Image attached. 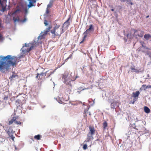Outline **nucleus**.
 <instances>
[{"instance_id": "obj_1", "label": "nucleus", "mask_w": 151, "mask_h": 151, "mask_svg": "<svg viewBox=\"0 0 151 151\" xmlns=\"http://www.w3.org/2000/svg\"><path fill=\"white\" fill-rule=\"evenodd\" d=\"M1 60L2 61L0 62V71L4 73L8 71L10 69V66L14 67L16 66L19 62L17 57H12L10 55L2 57Z\"/></svg>"}, {"instance_id": "obj_2", "label": "nucleus", "mask_w": 151, "mask_h": 151, "mask_svg": "<svg viewBox=\"0 0 151 151\" xmlns=\"http://www.w3.org/2000/svg\"><path fill=\"white\" fill-rule=\"evenodd\" d=\"M77 78V76H75L74 73L70 71H65L63 74V79H64L65 83L67 85L70 84L71 81H75Z\"/></svg>"}, {"instance_id": "obj_3", "label": "nucleus", "mask_w": 151, "mask_h": 151, "mask_svg": "<svg viewBox=\"0 0 151 151\" xmlns=\"http://www.w3.org/2000/svg\"><path fill=\"white\" fill-rule=\"evenodd\" d=\"M60 25H56L53 29L51 30V32L52 34V37L54 38L56 36H60L61 34L64 32L63 29L62 27L61 28H60Z\"/></svg>"}, {"instance_id": "obj_4", "label": "nucleus", "mask_w": 151, "mask_h": 151, "mask_svg": "<svg viewBox=\"0 0 151 151\" xmlns=\"http://www.w3.org/2000/svg\"><path fill=\"white\" fill-rule=\"evenodd\" d=\"M94 30V27L92 24H90L89 28L87 29L83 33V35H87L91 32V31H93Z\"/></svg>"}, {"instance_id": "obj_5", "label": "nucleus", "mask_w": 151, "mask_h": 151, "mask_svg": "<svg viewBox=\"0 0 151 151\" xmlns=\"http://www.w3.org/2000/svg\"><path fill=\"white\" fill-rule=\"evenodd\" d=\"M139 94L140 92L139 91H137L136 92H133L132 93V96L134 98L133 100V104H134V102L137 100V99L138 97Z\"/></svg>"}, {"instance_id": "obj_6", "label": "nucleus", "mask_w": 151, "mask_h": 151, "mask_svg": "<svg viewBox=\"0 0 151 151\" xmlns=\"http://www.w3.org/2000/svg\"><path fill=\"white\" fill-rule=\"evenodd\" d=\"M137 33V34H135V36L136 37H137V36L140 37H142L144 35V32L143 31H138L137 30H134V33Z\"/></svg>"}, {"instance_id": "obj_7", "label": "nucleus", "mask_w": 151, "mask_h": 151, "mask_svg": "<svg viewBox=\"0 0 151 151\" xmlns=\"http://www.w3.org/2000/svg\"><path fill=\"white\" fill-rule=\"evenodd\" d=\"M70 17L64 23L62 27V28H63L64 26H65V27L68 28L70 25Z\"/></svg>"}, {"instance_id": "obj_8", "label": "nucleus", "mask_w": 151, "mask_h": 151, "mask_svg": "<svg viewBox=\"0 0 151 151\" xmlns=\"http://www.w3.org/2000/svg\"><path fill=\"white\" fill-rule=\"evenodd\" d=\"M13 20L15 22H18L23 23L26 21L27 19L26 18H25L21 20L19 19V17H18L16 18L14 17L13 18Z\"/></svg>"}, {"instance_id": "obj_9", "label": "nucleus", "mask_w": 151, "mask_h": 151, "mask_svg": "<svg viewBox=\"0 0 151 151\" xmlns=\"http://www.w3.org/2000/svg\"><path fill=\"white\" fill-rule=\"evenodd\" d=\"M89 131L88 132V133H90V134L93 135H94L95 133L96 130L94 127L93 126H90L89 127Z\"/></svg>"}, {"instance_id": "obj_10", "label": "nucleus", "mask_w": 151, "mask_h": 151, "mask_svg": "<svg viewBox=\"0 0 151 151\" xmlns=\"http://www.w3.org/2000/svg\"><path fill=\"white\" fill-rule=\"evenodd\" d=\"M93 135L90 134V133H88L87 135V137L86 139V140L84 142V143H85V142H89L90 141H91V139H93Z\"/></svg>"}, {"instance_id": "obj_11", "label": "nucleus", "mask_w": 151, "mask_h": 151, "mask_svg": "<svg viewBox=\"0 0 151 151\" xmlns=\"http://www.w3.org/2000/svg\"><path fill=\"white\" fill-rule=\"evenodd\" d=\"M34 47V45L31 46L30 48H27V49H24V47H23L22 48V49H23L22 50V51L24 52H28L30 51Z\"/></svg>"}, {"instance_id": "obj_12", "label": "nucleus", "mask_w": 151, "mask_h": 151, "mask_svg": "<svg viewBox=\"0 0 151 151\" xmlns=\"http://www.w3.org/2000/svg\"><path fill=\"white\" fill-rule=\"evenodd\" d=\"M55 70L53 71H49V70H48L45 73L46 74L45 76L46 78H48L50 77L52 74L53 73H54L55 71Z\"/></svg>"}, {"instance_id": "obj_13", "label": "nucleus", "mask_w": 151, "mask_h": 151, "mask_svg": "<svg viewBox=\"0 0 151 151\" xmlns=\"http://www.w3.org/2000/svg\"><path fill=\"white\" fill-rule=\"evenodd\" d=\"M46 74L45 73H39V79L40 80L42 79L43 78H45V77Z\"/></svg>"}, {"instance_id": "obj_14", "label": "nucleus", "mask_w": 151, "mask_h": 151, "mask_svg": "<svg viewBox=\"0 0 151 151\" xmlns=\"http://www.w3.org/2000/svg\"><path fill=\"white\" fill-rule=\"evenodd\" d=\"M144 110L145 112L147 113L148 114L150 112V110L149 108L147 106H145L144 107Z\"/></svg>"}, {"instance_id": "obj_15", "label": "nucleus", "mask_w": 151, "mask_h": 151, "mask_svg": "<svg viewBox=\"0 0 151 151\" xmlns=\"http://www.w3.org/2000/svg\"><path fill=\"white\" fill-rule=\"evenodd\" d=\"M48 32L47 31L45 30L44 32H42L41 33V35L40 36V37H41V39H42L43 37H44V36L46 35L48 33Z\"/></svg>"}, {"instance_id": "obj_16", "label": "nucleus", "mask_w": 151, "mask_h": 151, "mask_svg": "<svg viewBox=\"0 0 151 151\" xmlns=\"http://www.w3.org/2000/svg\"><path fill=\"white\" fill-rule=\"evenodd\" d=\"M130 69L132 71H133L134 72H135L136 73H139V70L136 69L132 67L130 68Z\"/></svg>"}, {"instance_id": "obj_17", "label": "nucleus", "mask_w": 151, "mask_h": 151, "mask_svg": "<svg viewBox=\"0 0 151 151\" xmlns=\"http://www.w3.org/2000/svg\"><path fill=\"white\" fill-rule=\"evenodd\" d=\"M16 119V118L15 117H13L12 119L10 121H9V124H11L13 123V122H14V120Z\"/></svg>"}, {"instance_id": "obj_18", "label": "nucleus", "mask_w": 151, "mask_h": 151, "mask_svg": "<svg viewBox=\"0 0 151 151\" xmlns=\"http://www.w3.org/2000/svg\"><path fill=\"white\" fill-rule=\"evenodd\" d=\"M41 137V135H40L39 134H38L37 135H35L34 137V138L35 139H37V140H39L40 139Z\"/></svg>"}, {"instance_id": "obj_19", "label": "nucleus", "mask_w": 151, "mask_h": 151, "mask_svg": "<svg viewBox=\"0 0 151 151\" xmlns=\"http://www.w3.org/2000/svg\"><path fill=\"white\" fill-rule=\"evenodd\" d=\"M103 128L104 129H106V127L107 126V123L106 121H105L103 123Z\"/></svg>"}, {"instance_id": "obj_20", "label": "nucleus", "mask_w": 151, "mask_h": 151, "mask_svg": "<svg viewBox=\"0 0 151 151\" xmlns=\"http://www.w3.org/2000/svg\"><path fill=\"white\" fill-rule=\"evenodd\" d=\"M15 74V73L14 72H13L12 73V76H11L10 77L9 79H10L11 80L12 79H13L16 76H17Z\"/></svg>"}, {"instance_id": "obj_21", "label": "nucleus", "mask_w": 151, "mask_h": 151, "mask_svg": "<svg viewBox=\"0 0 151 151\" xmlns=\"http://www.w3.org/2000/svg\"><path fill=\"white\" fill-rule=\"evenodd\" d=\"M84 35V36L83 37V39L80 42V44H81L83 43L84 42L86 38V37L87 36V35Z\"/></svg>"}, {"instance_id": "obj_22", "label": "nucleus", "mask_w": 151, "mask_h": 151, "mask_svg": "<svg viewBox=\"0 0 151 151\" xmlns=\"http://www.w3.org/2000/svg\"><path fill=\"white\" fill-rule=\"evenodd\" d=\"M115 107V104L114 103H112L111 104V108L114 109Z\"/></svg>"}, {"instance_id": "obj_23", "label": "nucleus", "mask_w": 151, "mask_h": 151, "mask_svg": "<svg viewBox=\"0 0 151 151\" xmlns=\"http://www.w3.org/2000/svg\"><path fill=\"white\" fill-rule=\"evenodd\" d=\"M14 123L17 124H19L20 125L21 124V122L19 121H17L16 120V119L14 120Z\"/></svg>"}, {"instance_id": "obj_24", "label": "nucleus", "mask_w": 151, "mask_h": 151, "mask_svg": "<svg viewBox=\"0 0 151 151\" xmlns=\"http://www.w3.org/2000/svg\"><path fill=\"white\" fill-rule=\"evenodd\" d=\"M87 148V145L85 144L83 145V148L84 150H86Z\"/></svg>"}, {"instance_id": "obj_25", "label": "nucleus", "mask_w": 151, "mask_h": 151, "mask_svg": "<svg viewBox=\"0 0 151 151\" xmlns=\"http://www.w3.org/2000/svg\"><path fill=\"white\" fill-rule=\"evenodd\" d=\"M150 35L149 34H145L144 36V37L147 39H148V38L150 37Z\"/></svg>"}, {"instance_id": "obj_26", "label": "nucleus", "mask_w": 151, "mask_h": 151, "mask_svg": "<svg viewBox=\"0 0 151 151\" xmlns=\"http://www.w3.org/2000/svg\"><path fill=\"white\" fill-rule=\"evenodd\" d=\"M52 5V3L51 2H50L49 4L47 5V8L49 9L51 7Z\"/></svg>"}, {"instance_id": "obj_27", "label": "nucleus", "mask_w": 151, "mask_h": 151, "mask_svg": "<svg viewBox=\"0 0 151 151\" xmlns=\"http://www.w3.org/2000/svg\"><path fill=\"white\" fill-rule=\"evenodd\" d=\"M9 138H10L12 139L13 141L14 142V138H15V137L13 136V135L11 136L10 137H8Z\"/></svg>"}, {"instance_id": "obj_28", "label": "nucleus", "mask_w": 151, "mask_h": 151, "mask_svg": "<svg viewBox=\"0 0 151 151\" xmlns=\"http://www.w3.org/2000/svg\"><path fill=\"white\" fill-rule=\"evenodd\" d=\"M147 86L146 85H143L142 86V87L143 88L144 90H145L147 89Z\"/></svg>"}, {"instance_id": "obj_29", "label": "nucleus", "mask_w": 151, "mask_h": 151, "mask_svg": "<svg viewBox=\"0 0 151 151\" xmlns=\"http://www.w3.org/2000/svg\"><path fill=\"white\" fill-rule=\"evenodd\" d=\"M21 11L19 9H17L14 12L13 14H16L18 12Z\"/></svg>"}, {"instance_id": "obj_30", "label": "nucleus", "mask_w": 151, "mask_h": 151, "mask_svg": "<svg viewBox=\"0 0 151 151\" xmlns=\"http://www.w3.org/2000/svg\"><path fill=\"white\" fill-rule=\"evenodd\" d=\"M3 128L4 127L2 124L0 123V132H1V130H2Z\"/></svg>"}, {"instance_id": "obj_31", "label": "nucleus", "mask_w": 151, "mask_h": 151, "mask_svg": "<svg viewBox=\"0 0 151 151\" xmlns=\"http://www.w3.org/2000/svg\"><path fill=\"white\" fill-rule=\"evenodd\" d=\"M7 133L9 135V137H10L12 136V133L10 132L9 131H8L7 132Z\"/></svg>"}, {"instance_id": "obj_32", "label": "nucleus", "mask_w": 151, "mask_h": 151, "mask_svg": "<svg viewBox=\"0 0 151 151\" xmlns=\"http://www.w3.org/2000/svg\"><path fill=\"white\" fill-rule=\"evenodd\" d=\"M72 56H73V54L72 53V54H71L65 60V61L66 60H68L69 58H72Z\"/></svg>"}, {"instance_id": "obj_33", "label": "nucleus", "mask_w": 151, "mask_h": 151, "mask_svg": "<svg viewBox=\"0 0 151 151\" xmlns=\"http://www.w3.org/2000/svg\"><path fill=\"white\" fill-rule=\"evenodd\" d=\"M44 24L45 26H47L48 25L47 21L46 20H44Z\"/></svg>"}, {"instance_id": "obj_34", "label": "nucleus", "mask_w": 151, "mask_h": 151, "mask_svg": "<svg viewBox=\"0 0 151 151\" xmlns=\"http://www.w3.org/2000/svg\"><path fill=\"white\" fill-rule=\"evenodd\" d=\"M52 27L51 26H50L47 29V30L48 32H49L50 30V29L52 28Z\"/></svg>"}, {"instance_id": "obj_35", "label": "nucleus", "mask_w": 151, "mask_h": 151, "mask_svg": "<svg viewBox=\"0 0 151 151\" xmlns=\"http://www.w3.org/2000/svg\"><path fill=\"white\" fill-rule=\"evenodd\" d=\"M87 113V111L86 110H85L83 113V114L84 116H86V114Z\"/></svg>"}, {"instance_id": "obj_36", "label": "nucleus", "mask_w": 151, "mask_h": 151, "mask_svg": "<svg viewBox=\"0 0 151 151\" xmlns=\"http://www.w3.org/2000/svg\"><path fill=\"white\" fill-rule=\"evenodd\" d=\"M127 1V3L128 4L130 3V4L131 5L132 4V3L131 2L130 0H125V1Z\"/></svg>"}, {"instance_id": "obj_37", "label": "nucleus", "mask_w": 151, "mask_h": 151, "mask_svg": "<svg viewBox=\"0 0 151 151\" xmlns=\"http://www.w3.org/2000/svg\"><path fill=\"white\" fill-rule=\"evenodd\" d=\"M3 40V37L2 35L1 34H0V40Z\"/></svg>"}, {"instance_id": "obj_38", "label": "nucleus", "mask_w": 151, "mask_h": 151, "mask_svg": "<svg viewBox=\"0 0 151 151\" xmlns=\"http://www.w3.org/2000/svg\"><path fill=\"white\" fill-rule=\"evenodd\" d=\"M46 13L47 14H48L49 13V9H48V8H47L46 9Z\"/></svg>"}, {"instance_id": "obj_39", "label": "nucleus", "mask_w": 151, "mask_h": 151, "mask_svg": "<svg viewBox=\"0 0 151 151\" xmlns=\"http://www.w3.org/2000/svg\"><path fill=\"white\" fill-rule=\"evenodd\" d=\"M133 128L136 129V130H138V129L136 128V126H135V124H133Z\"/></svg>"}, {"instance_id": "obj_40", "label": "nucleus", "mask_w": 151, "mask_h": 151, "mask_svg": "<svg viewBox=\"0 0 151 151\" xmlns=\"http://www.w3.org/2000/svg\"><path fill=\"white\" fill-rule=\"evenodd\" d=\"M25 13V14H26L28 13V9H25L24 10Z\"/></svg>"}, {"instance_id": "obj_41", "label": "nucleus", "mask_w": 151, "mask_h": 151, "mask_svg": "<svg viewBox=\"0 0 151 151\" xmlns=\"http://www.w3.org/2000/svg\"><path fill=\"white\" fill-rule=\"evenodd\" d=\"M29 4L32 6H34V5L33 4V3L31 1L29 2Z\"/></svg>"}, {"instance_id": "obj_42", "label": "nucleus", "mask_w": 151, "mask_h": 151, "mask_svg": "<svg viewBox=\"0 0 151 151\" xmlns=\"http://www.w3.org/2000/svg\"><path fill=\"white\" fill-rule=\"evenodd\" d=\"M30 1L32 2L33 3H35L36 2V0H29Z\"/></svg>"}, {"instance_id": "obj_43", "label": "nucleus", "mask_w": 151, "mask_h": 151, "mask_svg": "<svg viewBox=\"0 0 151 151\" xmlns=\"http://www.w3.org/2000/svg\"><path fill=\"white\" fill-rule=\"evenodd\" d=\"M8 97L7 96H5L4 99L5 100H6L8 99Z\"/></svg>"}, {"instance_id": "obj_44", "label": "nucleus", "mask_w": 151, "mask_h": 151, "mask_svg": "<svg viewBox=\"0 0 151 151\" xmlns=\"http://www.w3.org/2000/svg\"><path fill=\"white\" fill-rule=\"evenodd\" d=\"M146 87L147 88V89L151 88V85H148L147 86V87Z\"/></svg>"}, {"instance_id": "obj_45", "label": "nucleus", "mask_w": 151, "mask_h": 151, "mask_svg": "<svg viewBox=\"0 0 151 151\" xmlns=\"http://www.w3.org/2000/svg\"><path fill=\"white\" fill-rule=\"evenodd\" d=\"M90 87H88L87 88H83L82 90H86V89H90Z\"/></svg>"}, {"instance_id": "obj_46", "label": "nucleus", "mask_w": 151, "mask_h": 151, "mask_svg": "<svg viewBox=\"0 0 151 151\" xmlns=\"http://www.w3.org/2000/svg\"><path fill=\"white\" fill-rule=\"evenodd\" d=\"M39 73H37V76H36V78H38V77L39 78Z\"/></svg>"}, {"instance_id": "obj_47", "label": "nucleus", "mask_w": 151, "mask_h": 151, "mask_svg": "<svg viewBox=\"0 0 151 151\" xmlns=\"http://www.w3.org/2000/svg\"><path fill=\"white\" fill-rule=\"evenodd\" d=\"M25 46L26 47H29V44H28L27 45L25 44Z\"/></svg>"}, {"instance_id": "obj_48", "label": "nucleus", "mask_w": 151, "mask_h": 151, "mask_svg": "<svg viewBox=\"0 0 151 151\" xmlns=\"http://www.w3.org/2000/svg\"><path fill=\"white\" fill-rule=\"evenodd\" d=\"M28 7L29 8H30V7L32 6H31L30 4H29L28 5Z\"/></svg>"}, {"instance_id": "obj_49", "label": "nucleus", "mask_w": 151, "mask_h": 151, "mask_svg": "<svg viewBox=\"0 0 151 151\" xmlns=\"http://www.w3.org/2000/svg\"><path fill=\"white\" fill-rule=\"evenodd\" d=\"M6 0H3L2 1V2L3 3H6Z\"/></svg>"}, {"instance_id": "obj_50", "label": "nucleus", "mask_w": 151, "mask_h": 151, "mask_svg": "<svg viewBox=\"0 0 151 151\" xmlns=\"http://www.w3.org/2000/svg\"><path fill=\"white\" fill-rule=\"evenodd\" d=\"M125 0H121V1L122 2H125Z\"/></svg>"}, {"instance_id": "obj_51", "label": "nucleus", "mask_w": 151, "mask_h": 151, "mask_svg": "<svg viewBox=\"0 0 151 151\" xmlns=\"http://www.w3.org/2000/svg\"><path fill=\"white\" fill-rule=\"evenodd\" d=\"M5 8H2V9H3V11H4L5 10Z\"/></svg>"}, {"instance_id": "obj_52", "label": "nucleus", "mask_w": 151, "mask_h": 151, "mask_svg": "<svg viewBox=\"0 0 151 151\" xmlns=\"http://www.w3.org/2000/svg\"><path fill=\"white\" fill-rule=\"evenodd\" d=\"M143 89V88L142 87L140 88V90H142Z\"/></svg>"}, {"instance_id": "obj_53", "label": "nucleus", "mask_w": 151, "mask_h": 151, "mask_svg": "<svg viewBox=\"0 0 151 151\" xmlns=\"http://www.w3.org/2000/svg\"><path fill=\"white\" fill-rule=\"evenodd\" d=\"M63 130L64 131H65L66 129H63Z\"/></svg>"}, {"instance_id": "obj_54", "label": "nucleus", "mask_w": 151, "mask_h": 151, "mask_svg": "<svg viewBox=\"0 0 151 151\" xmlns=\"http://www.w3.org/2000/svg\"><path fill=\"white\" fill-rule=\"evenodd\" d=\"M0 4L2 5V2L1 1V0H0Z\"/></svg>"}, {"instance_id": "obj_55", "label": "nucleus", "mask_w": 151, "mask_h": 151, "mask_svg": "<svg viewBox=\"0 0 151 151\" xmlns=\"http://www.w3.org/2000/svg\"><path fill=\"white\" fill-rule=\"evenodd\" d=\"M111 10L113 12L114 11V9H111Z\"/></svg>"}, {"instance_id": "obj_56", "label": "nucleus", "mask_w": 151, "mask_h": 151, "mask_svg": "<svg viewBox=\"0 0 151 151\" xmlns=\"http://www.w3.org/2000/svg\"><path fill=\"white\" fill-rule=\"evenodd\" d=\"M149 17V15H148V16H147L146 17V18H148V17Z\"/></svg>"}, {"instance_id": "obj_57", "label": "nucleus", "mask_w": 151, "mask_h": 151, "mask_svg": "<svg viewBox=\"0 0 151 151\" xmlns=\"http://www.w3.org/2000/svg\"><path fill=\"white\" fill-rule=\"evenodd\" d=\"M1 23L0 22V27H1Z\"/></svg>"}, {"instance_id": "obj_58", "label": "nucleus", "mask_w": 151, "mask_h": 151, "mask_svg": "<svg viewBox=\"0 0 151 151\" xmlns=\"http://www.w3.org/2000/svg\"><path fill=\"white\" fill-rule=\"evenodd\" d=\"M78 93H80V92H79V91H78Z\"/></svg>"}, {"instance_id": "obj_59", "label": "nucleus", "mask_w": 151, "mask_h": 151, "mask_svg": "<svg viewBox=\"0 0 151 151\" xmlns=\"http://www.w3.org/2000/svg\"><path fill=\"white\" fill-rule=\"evenodd\" d=\"M15 149H17V148H16V147H15Z\"/></svg>"}, {"instance_id": "obj_60", "label": "nucleus", "mask_w": 151, "mask_h": 151, "mask_svg": "<svg viewBox=\"0 0 151 151\" xmlns=\"http://www.w3.org/2000/svg\"><path fill=\"white\" fill-rule=\"evenodd\" d=\"M142 46L143 47V45H142Z\"/></svg>"}]
</instances>
